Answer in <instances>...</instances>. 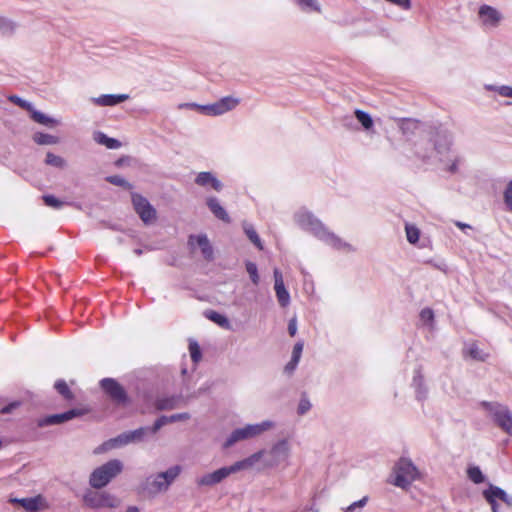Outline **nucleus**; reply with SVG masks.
Segmentation results:
<instances>
[{
	"label": "nucleus",
	"instance_id": "62",
	"mask_svg": "<svg viewBox=\"0 0 512 512\" xmlns=\"http://www.w3.org/2000/svg\"><path fill=\"white\" fill-rule=\"evenodd\" d=\"M8 411H9V409H8V408H4V409H3V412H8Z\"/></svg>",
	"mask_w": 512,
	"mask_h": 512
},
{
	"label": "nucleus",
	"instance_id": "37",
	"mask_svg": "<svg viewBox=\"0 0 512 512\" xmlns=\"http://www.w3.org/2000/svg\"><path fill=\"white\" fill-rule=\"evenodd\" d=\"M245 268H246L247 273L249 274L251 282L254 285H258L260 282V277H259L257 265L252 261H246Z\"/></svg>",
	"mask_w": 512,
	"mask_h": 512
},
{
	"label": "nucleus",
	"instance_id": "27",
	"mask_svg": "<svg viewBox=\"0 0 512 512\" xmlns=\"http://www.w3.org/2000/svg\"><path fill=\"white\" fill-rule=\"evenodd\" d=\"M419 122L410 118H403L399 122V128L402 134L406 137H410L415 134L418 129Z\"/></svg>",
	"mask_w": 512,
	"mask_h": 512
},
{
	"label": "nucleus",
	"instance_id": "16",
	"mask_svg": "<svg viewBox=\"0 0 512 512\" xmlns=\"http://www.w3.org/2000/svg\"><path fill=\"white\" fill-rule=\"evenodd\" d=\"M194 183L199 187L205 189L210 188L216 192H221L224 188L222 181H220L216 175L210 171L199 172L194 179Z\"/></svg>",
	"mask_w": 512,
	"mask_h": 512
},
{
	"label": "nucleus",
	"instance_id": "6",
	"mask_svg": "<svg viewBox=\"0 0 512 512\" xmlns=\"http://www.w3.org/2000/svg\"><path fill=\"white\" fill-rule=\"evenodd\" d=\"M273 427V421L264 420L260 423L247 424L243 427L236 428L226 437L222 448H230L239 442L254 439Z\"/></svg>",
	"mask_w": 512,
	"mask_h": 512
},
{
	"label": "nucleus",
	"instance_id": "15",
	"mask_svg": "<svg viewBox=\"0 0 512 512\" xmlns=\"http://www.w3.org/2000/svg\"><path fill=\"white\" fill-rule=\"evenodd\" d=\"M86 413L85 409L82 408H73L67 410L63 413L53 414L49 416H45L38 421L39 426H49V425H58L64 422H67L73 418L82 416Z\"/></svg>",
	"mask_w": 512,
	"mask_h": 512
},
{
	"label": "nucleus",
	"instance_id": "36",
	"mask_svg": "<svg viewBox=\"0 0 512 512\" xmlns=\"http://www.w3.org/2000/svg\"><path fill=\"white\" fill-rule=\"evenodd\" d=\"M405 232L407 241L410 244H415L419 240L420 230L415 225L406 223Z\"/></svg>",
	"mask_w": 512,
	"mask_h": 512
},
{
	"label": "nucleus",
	"instance_id": "41",
	"mask_svg": "<svg viewBox=\"0 0 512 512\" xmlns=\"http://www.w3.org/2000/svg\"><path fill=\"white\" fill-rule=\"evenodd\" d=\"M106 181L109 182L110 184H113V185L119 186V187H123V188L130 189L132 187L131 184L120 175L107 176Z\"/></svg>",
	"mask_w": 512,
	"mask_h": 512
},
{
	"label": "nucleus",
	"instance_id": "35",
	"mask_svg": "<svg viewBox=\"0 0 512 512\" xmlns=\"http://www.w3.org/2000/svg\"><path fill=\"white\" fill-rule=\"evenodd\" d=\"M205 315L209 320L213 321L214 323L218 324L219 326H221L223 328L229 327V320L223 314H220L216 311L211 310V311H208Z\"/></svg>",
	"mask_w": 512,
	"mask_h": 512
},
{
	"label": "nucleus",
	"instance_id": "14",
	"mask_svg": "<svg viewBox=\"0 0 512 512\" xmlns=\"http://www.w3.org/2000/svg\"><path fill=\"white\" fill-rule=\"evenodd\" d=\"M478 17L481 24L486 28L498 27L504 18L499 10L487 4L479 7Z\"/></svg>",
	"mask_w": 512,
	"mask_h": 512
},
{
	"label": "nucleus",
	"instance_id": "11",
	"mask_svg": "<svg viewBox=\"0 0 512 512\" xmlns=\"http://www.w3.org/2000/svg\"><path fill=\"white\" fill-rule=\"evenodd\" d=\"M239 103L238 98L225 96L212 104L201 106L200 112L204 115L219 116L233 110Z\"/></svg>",
	"mask_w": 512,
	"mask_h": 512
},
{
	"label": "nucleus",
	"instance_id": "12",
	"mask_svg": "<svg viewBox=\"0 0 512 512\" xmlns=\"http://www.w3.org/2000/svg\"><path fill=\"white\" fill-rule=\"evenodd\" d=\"M132 203L140 219L148 224L156 218V210L149 201L138 193L132 194Z\"/></svg>",
	"mask_w": 512,
	"mask_h": 512
},
{
	"label": "nucleus",
	"instance_id": "52",
	"mask_svg": "<svg viewBox=\"0 0 512 512\" xmlns=\"http://www.w3.org/2000/svg\"><path fill=\"white\" fill-rule=\"evenodd\" d=\"M288 333L290 336H295L297 333V320L296 318H292L288 323Z\"/></svg>",
	"mask_w": 512,
	"mask_h": 512
},
{
	"label": "nucleus",
	"instance_id": "51",
	"mask_svg": "<svg viewBox=\"0 0 512 512\" xmlns=\"http://www.w3.org/2000/svg\"><path fill=\"white\" fill-rule=\"evenodd\" d=\"M300 360L294 359L291 357L290 361L285 365L284 372L287 375H292L296 370Z\"/></svg>",
	"mask_w": 512,
	"mask_h": 512
},
{
	"label": "nucleus",
	"instance_id": "34",
	"mask_svg": "<svg viewBox=\"0 0 512 512\" xmlns=\"http://www.w3.org/2000/svg\"><path fill=\"white\" fill-rule=\"evenodd\" d=\"M294 2L306 12H320V5L317 0H294Z\"/></svg>",
	"mask_w": 512,
	"mask_h": 512
},
{
	"label": "nucleus",
	"instance_id": "39",
	"mask_svg": "<svg viewBox=\"0 0 512 512\" xmlns=\"http://www.w3.org/2000/svg\"><path fill=\"white\" fill-rule=\"evenodd\" d=\"M45 163L56 168H64L66 166V161L52 152H48L46 154Z\"/></svg>",
	"mask_w": 512,
	"mask_h": 512
},
{
	"label": "nucleus",
	"instance_id": "56",
	"mask_svg": "<svg viewBox=\"0 0 512 512\" xmlns=\"http://www.w3.org/2000/svg\"><path fill=\"white\" fill-rule=\"evenodd\" d=\"M417 154L419 157H421L422 159H429L432 157V152L428 153V152H420V151H417Z\"/></svg>",
	"mask_w": 512,
	"mask_h": 512
},
{
	"label": "nucleus",
	"instance_id": "47",
	"mask_svg": "<svg viewBox=\"0 0 512 512\" xmlns=\"http://www.w3.org/2000/svg\"><path fill=\"white\" fill-rule=\"evenodd\" d=\"M43 201L45 205L53 208H60L62 206V202L56 198L54 195H44Z\"/></svg>",
	"mask_w": 512,
	"mask_h": 512
},
{
	"label": "nucleus",
	"instance_id": "8",
	"mask_svg": "<svg viewBox=\"0 0 512 512\" xmlns=\"http://www.w3.org/2000/svg\"><path fill=\"white\" fill-rule=\"evenodd\" d=\"M481 405L489 412L493 422L508 435L512 436V412L510 409L498 402L483 401Z\"/></svg>",
	"mask_w": 512,
	"mask_h": 512
},
{
	"label": "nucleus",
	"instance_id": "23",
	"mask_svg": "<svg viewBox=\"0 0 512 512\" xmlns=\"http://www.w3.org/2000/svg\"><path fill=\"white\" fill-rule=\"evenodd\" d=\"M183 400L181 395L160 396L155 400L157 410H172L179 406Z\"/></svg>",
	"mask_w": 512,
	"mask_h": 512
},
{
	"label": "nucleus",
	"instance_id": "43",
	"mask_svg": "<svg viewBox=\"0 0 512 512\" xmlns=\"http://www.w3.org/2000/svg\"><path fill=\"white\" fill-rule=\"evenodd\" d=\"M503 199L507 209L512 212V179L508 182L504 190Z\"/></svg>",
	"mask_w": 512,
	"mask_h": 512
},
{
	"label": "nucleus",
	"instance_id": "55",
	"mask_svg": "<svg viewBox=\"0 0 512 512\" xmlns=\"http://www.w3.org/2000/svg\"><path fill=\"white\" fill-rule=\"evenodd\" d=\"M455 224H456L457 227H459L462 230L471 229V226L469 224H466V223H463V222H460V221H457Z\"/></svg>",
	"mask_w": 512,
	"mask_h": 512
},
{
	"label": "nucleus",
	"instance_id": "42",
	"mask_svg": "<svg viewBox=\"0 0 512 512\" xmlns=\"http://www.w3.org/2000/svg\"><path fill=\"white\" fill-rule=\"evenodd\" d=\"M312 407V404L308 397L304 394L302 395L298 407H297V413L298 415H305Z\"/></svg>",
	"mask_w": 512,
	"mask_h": 512
},
{
	"label": "nucleus",
	"instance_id": "59",
	"mask_svg": "<svg viewBox=\"0 0 512 512\" xmlns=\"http://www.w3.org/2000/svg\"><path fill=\"white\" fill-rule=\"evenodd\" d=\"M134 253H135L137 256H140V255H142L143 251H142V249H140V248H136V249L134 250Z\"/></svg>",
	"mask_w": 512,
	"mask_h": 512
},
{
	"label": "nucleus",
	"instance_id": "24",
	"mask_svg": "<svg viewBox=\"0 0 512 512\" xmlns=\"http://www.w3.org/2000/svg\"><path fill=\"white\" fill-rule=\"evenodd\" d=\"M506 492L492 484L489 485V488L483 491V496L487 500V502L491 505V508H498V504L496 499H502L505 497Z\"/></svg>",
	"mask_w": 512,
	"mask_h": 512
},
{
	"label": "nucleus",
	"instance_id": "49",
	"mask_svg": "<svg viewBox=\"0 0 512 512\" xmlns=\"http://www.w3.org/2000/svg\"><path fill=\"white\" fill-rule=\"evenodd\" d=\"M9 100L11 102H13L14 104L20 106L21 108H25L28 110H31V108H32L31 103L27 102L26 100L22 99L19 96L13 95V96L9 97Z\"/></svg>",
	"mask_w": 512,
	"mask_h": 512
},
{
	"label": "nucleus",
	"instance_id": "5",
	"mask_svg": "<svg viewBox=\"0 0 512 512\" xmlns=\"http://www.w3.org/2000/svg\"><path fill=\"white\" fill-rule=\"evenodd\" d=\"M418 477L419 472L412 461L407 458H401L393 467L388 482L398 488L408 490Z\"/></svg>",
	"mask_w": 512,
	"mask_h": 512
},
{
	"label": "nucleus",
	"instance_id": "38",
	"mask_svg": "<svg viewBox=\"0 0 512 512\" xmlns=\"http://www.w3.org/2000/svg\"><path fill=\"white\" fill-rule=\"evenodd\" d=\"M467 475L469 479L475 484H480L485 481V476L477 466L469 467L467 470Z\"/></svg>",
	"mask_w": 512,
	"mask_h": 512
},
{
	"label": "nucleus",
	"instance_id": "50",
	"mask_svg": "<svg viewBox=\"0 0 512 512\" xmlns=\"http://www.w3.org/2000/svg\"><path fill=\"white\" fill-rule=\"evenodd\" d=\"M303 348H304V342L302 340L296 342L293 347L291 357L294 359L300 360L302 352H303Z\"/></svg>",
	"mask_w": 512,
	"mask_h": 512
},
{
	"label": "nucleus",
	"instance_id": "60",
	"mask_svg": "<svg viewBox=\"0 0 512 512\" xmlns=\"http://www.w3.org/2000/svg\"><path fill=\"white\" fill-rule=\"evenodd\" d=\"M109 228H111L113 230H118V227L116 225H110Z\"/></svg>",
	"mask_w": 512,
	"mask_h": 512
},
{
	"label": "nucleus",
	"instance_id": "46",
	"mask_svg": "<svg viewBox=\"0 0 512 512\" xmlns=\"http://www.w3.org/2000/svg\"><path fill=\"white\" fill-rule=\"evenodd\" d=\"M420 319L425 324H432L434 321V312L430 308H424L420 312Z\"/></svg>",
	"mask_w": 512,
	"mask_h": 512
},
{
	"label": "nucleus",
	"instance_id": "40",
	"mask_svg": "<svg viewBox=\"0 0 512 512\" xmlns=\"http://www.w3.org/2000/svg\"><path fill=\"white\" fill-rule=\"evenodd\" d=\"M485 88L489 91H495L503 97H512V87L507 85L495 86L486 85Z\"/></svg>",
	"mask_w": 512,
	"mask_h": 512
},
{
	"label": "nucleus",
	"instance_id": "26",
	"mask_svg": "<svg viewBox=\"0 0 512 512\" xmlns=\"http://www.w3.org/2000/svg\"><path fill=\"white\" fill-rule=\"evenodd\" d=\"M354 115H355V118L357 119V121L361 124L362 128L366 132H370L371 130H373L374 121L368 112H365L360 109H356L354 111Z\"/></svg>",
	"mask_w": 512,
	"mask_h": 512
},
{
	"label": "nucleus",
	"instance_id": "54",
	"mask_svg": "<svg viewBox=\"0 0 512 512\" xmlns=\"http://www.w3.org/2000/svg\"><path fill=\"white\" fill-rule=\"evenodd\" d=\"M201 106L202 105L197 104V103H185V104L180 105V108L185 107V108H189V109H197L200 111Z\"/></svg>",
	"mask_w": 512,
	"mask_h": 512
},
{
	"label": "nucleus",
	"instance_id": "32",
	"mask_svg": "<svg viewBox=\"0 0 512 512\" xmlns=\"http://www.w3.org/2000/svg\"><path fill=\"white\" fill-rule=\"evenodd\" d=\"M17 28V24L9 18L0 16V33L5 36L12 35Z\"/></svg>",
	"mask_w": 512,
	"mask_h": 512
},
{
	"label": "nucleus",
	"instance_id": "4",
	"mask_svg": "<svg viewBox=\"0 0 512 512\" xmlns=\"http://www.w3.org/2000/svg\"><path fill=\"white\" fill-rule=\"evenodd\" d=\"M181 472L180 465H173L165 471L150 474L138 484L136 492L142 497L153 499L166 493Z\"/></svg>",
	"mask_w": 512,
	"mask_h": 512
},
{
	"label": "nucleus",
	"instance_id": "33",
	"mask_svg": "<svg viewBox=\"0 0 512 512\" xmlns=\"http://www.w3.org/2000/svg\"><path fill=\"white\" fill-rule=\"evenodd\" d=\"M54 388L57 390V392L65 399V400H72L74 399V395L69 389L67 383L63 379H59L55 382Z\"/></svg>",
	"mask_w": 512,
	"mask_h": 512
},
{
	"label": "nucleus",
	"instance_id": "30",
	"mask_svg": "<svg viewBox=\"0 0 512 512\" xmlns=\"http://www.w3.org/2000/svg\"><path fill=\"white\" fill-rule=\"evenodd\" d=\"M439 161L443 164L444 170L450 174H456L459 171V165L463 163L464 159L461 156H456L451 161H445L442 157Z\"/></svg>",
	"mask_w": 512,
	"mask_h": 512
},
{
	"label": "nucleus",
	"instance_id": "44",
	"mask_svg": "<svg viewBox=\"0 0 512 512\" xmlns=\"http://www.w3.org/2000/svg\"><path fill=\"white\" fill-rule=\"evenodd\" d=\"M189 352H190L192 361L195 363H197L202 357L201 349L197 342H191L189 344Z\"/></svg>",
	"mask_w": 512,
	"mask_h": 512
},
{
	"label": "nucleus",
	"instance_id": "21",
	"mask_svg": "<svg viewBox=\"0 0 512 512\" xmlns=\"http://www.w3.org/2000/svg\"><path fill=\"white\" fill-rule=\"evenodd\" d=\"M206 205L208 209L211 211V213L218 218L219 220H222L223 222L229 223L230 222V216L225 210V208L220 204V201L215 196H209L206 198Z\"/></svg>",
	"mask_w": 512,
	"mask_h": 512
},
{
	"label": "nucleus",
	"instance_id": "13",
	"mask_svg": "<svg viewBox=\"0 0 512 512\" xmlns=\"http://www.w3.org/2000/svg\"><path fill=\"white\" fill-rule=\"evenodd\" d=\"M103 391L118 404L128 402V395L125 389L113 378H104L100 381Z\"/></svg>",
	"mask_w": 512,
	"mask_h": 512
},
{
	"label": "nucleus",
	"instance_id": "48",
	"mask_svg": "<svg viewBox=\"0 0 512 512\" xmlns=\"http://www.w3.org/2000/svg\"><path fill=\"white\" fill-rule=\"evenodd\" d=\"M368 502V496H364L362 499L353 502L346 509L345 512H354L358 508H363Z\"/></svg>",
	"mask_w": 512,
	"mask_h": 512
},
{
	"label": "nucleus",
	"instance_id": "53",
	"mask_svg": "<svg viewBox=\"0 0 512 512\" xmlns=\"http://www.w3.org/2000/svg\"><path fill=\"white\" fill-rule=\"evenodd\" d=\"M292 445L290 440L288 438H284L279 440L273 448H287L288 446Z\"/></svg>",
	"mask_w": 512,
	"mask_h": 512
},
{
	"label": "nucleus",
	"instance_id": "25",
	"mask_svg": "<svg viewBox=\"0 0 512 512\" xmlns=\"http://www.w3.org/2000/svg\"><path fill=\"white\" fill-rule=\"evenodd\" d=\"M93 139L96 143L104 145L108 149H118L121 147V142L119 140L111 138L101 131H96L93 134Z\"/></svg>",
	"mask_w": 512,
	"mask_h": 512
},
{
	"label": "nucleus",
	"instance_id": "2",
	"mask_svg": "<svg viewBox=\"0 0 512 512\" xmlns=\"http://www.w3.org/2000/svg\"><path fill=\"white\" fill-rule=\"evenodd\" d=\"M294 219L301 229L311 233L318 240L333 249L345 250L348 252L354 251L351 244L345 242L335 233L330 231L312 212L305 209L299 210L295 214Z\"/></svg>",
	"mask_w": 512,
	"mask_h": 512
},
{
	"label": "nucleus",
	"instance_id": "9",
	"mask_svg": "<svg viewBox=\"0 0 512 512\" xmlns=\"http://www.w3.org/2000/svg\"><path fill=\"white\" fill-rule=\"evenodd\" d=\"M430 142L433 145L432 152H435L441 158L450 151L452 135L442 126L435 127L430 131Z\"/></svg>",
	"mask_w": 512,
	"mask_h": 512
},
{
	"label": "nucleus",
	"instance_id": "31",
	"mask_svg": "<svg viewBox=\"0 0 512 512\" xmlns=\"http://www.w3.org/2000/svg\"><path fill=\"white\" fill-rule=\"evenodd\" d=\"M33 140L38 145H53L58 143V137L43 132L35 133Z\"/></svg>",
	"mask_w": 512,
	"mask_h": 512
},
{
	"label": "nucleus",
	"instance_id": "20",
	"mask_svg": "<svg viewBox=\"0 0 512 512\" xmlns=\"http://www.w3.org/2000/svg\"><path fill=\"white\" fill-rule=\"evenodd\" d=\"M11 502L20 504L25 510L35 512L47 507L45 499L38 495L30 498L11 499Z\"/></svg>",
	"mask_w": 512,
	"mask_h": 512
},
{
	"label": "nucleus",
	"instance_id": "28",
	"mask_svg": "<svg viewBox=\"0 0 512 512\" xmlns=\"http://www.w3.org/2000/svg\"><path fill=\"white\" fill-rule=\"evenodd\" d=\"M243 230L248 237V239L259 249L263 250V244L261 241V238L259 237L258 233L256 232L254 226L250 223L244 222L243 223Z\"/></svg>",
	"mask_w": 512,
	"mask_h": 512
},
{
	"label": "nucleus",
	"instance_id": "61",
	"mask_svg": "<svg viewBox=\"0 0 512 512\" xmlns=\"http://www.w3.org/2000/svg\"><path fill=\"white\" fill-rule=\"evenodd\" d=\"M492 512H499L498 508H492Z\"/></svg>",
	"mask_w": 512,
	"mask_h": 512
},
{
	"label": "nucleus",
	"instance_id": "1",
	"mask_svg": "<svg viewBox=\"0 0 512 512\" xmlns=\"http://www.w3.org/2000/svg\"><path fill=\"white\" fill-rule=\"evenodd\" d=\"M279 450H259L251 457L246 458L242 461H238L230 467L220 468L212 473L205 474L199 477L196 482L199 486H213L220 483L223 479L228 477L232 472H236L242 469H248L251 467L264 468L272 466L276 457V452Z\"/></svg>",
	"mask_w": 512,
	"mask_h": 512
},
{
	"label": "nucleus",
	"instance_id": "3",
	"mask_svg": "<svg viewBox=\"0 0 512 512\" xmlns=\"http://www.w3.org/2000/svg\"><path fill=\"white\" fill-rule=\"evenodd\" d=\"M188 419H190V414L187 412L176 413L170 416L162 415L155 420L152 426L140 427L133 431L123 432L118 436L103 442L98 448H117L130 443H137L148 435H154L159 429L168 423L185 421Z\"/></svg>",
	"mask_w": 512,
	"mask_h": 512
},
{
	"label": "nucleus",
	"instance_id": "57",
	"mask_svg": "<svg viewBox=\"0 0 512 512\" xmlns=\"http://www.w3.org/2000/svg\"><path fill=\"white\" fill-rule=\"evenodd\" d=\"M503 502H505L508 506L512 507V497L509 496L507 493L505 494V497L501 499Z\"/></svg>",
	"mask_w": 512,
	"mask_h": 512
},
{
	"label": "nucleus",
	"instance_id": "19",
	"mask_svg": "<svg viewBox=\"0 0 512 512\" xmlns=\"http://www.w3.org/2000/svg\"><path fill=\"white\" fill-rule=\"evenodd\" d=\"M411 386L414 388L415 397L418 401L423 402L427 399L428 388L425 384L422 366L420 365L414 369Z\"/></svg>",
	"mask_w": 512,
	"mask_h": 512
},
{
	"label": "nucleus",
	"instance_id": "58",
	"mask_svg": "<svg viewBox=\"0 0 512 512\" xmlns=\"http://www.w3.org/2000/svg\"><path fill=\"white\" fill-rule=\"evenodd\" d=\"M125 512H140L136 506H129Z\"/></svg>",
	"mask_w": 512,
	"mask_h": 512
},
{
	"label": "nucleus",
	"instance_id": "10",
	"mask_svg": "<svg viewBox=\"0 0 512 512\" xmlns=\"http://www.w3.org/2000/svg\"><path fill=\"white\" fill-rule=\"evenodd\" d=\"M84 503L90 508H117L120 499L108 492L89 491L84 495Z\"/></svg>",
	"mask_w": 512,
	"mask_h": 512
},
{
	"label": "nucleus",
	"instance_id": "45",
	"mask_svg": "<svg viewBox=\"0 0 512 512\" xmlns=\"http://www.w3.org/2000/svg\"><path fill=\"white\" fill-rule=\"evenodd\" d=\"M469 356L475 360L485 361L484 353L476 344H471L468 348Z\"/></svg>",
	"mask_w": 512,
	"mask_h": 512
},
{
	"label": "nucleus",
	"instance_id": "22",
	"mask_svg": "<svg viewBox=\"0 0 512 512\" xmlns=\"http://www.w3.org/2000/svg\"><path fill=\"white\" fill-rule=\"evenodd\" d=\"M128 98V94H103L92 100L98 106H116L126 101Z\"/></svg>",
	"mask_w": 512,
	"mask_h": 512
},
{
	"label": "nucleus",
	"instance_id": "17",
	"mask_svg": "<svg viewBox=\"0 0 512 512\" xmlns=\"http://www.w3.org/2000/svg\"><path fill=\"white\" fill-rule=\"evenodd\" d=\"M195 244L199 246L202 256L205 260H213V248L206 234L190 235L188 239V246L191 248V250L194 249Z\"/></svg>",
	"mask_w": 512,
	"mask_h": 512
},
{
	"label": "nucleus",
	"instance_id": "29",
	"mask_svg": "<svg viewBox=\"0 0 512 512\" xmlns=\"http://www.w3.org/2000/svg\"><path fill=\"white\" fill-rule=\"evenodd\" d=\"M31 118L41 124V125H44V126H47V127H53V126H56L59 122L58 120L52 118V117H49L47 115H45L44 113H42L41 111H38V110H33L32 113H31Z\"/></svg>",
	"mask_w": 512,
	"mask_h": 512
},
{
	"label": "nucleus",
	"instance_id": "7",
	"mask_svg": "<svg viewBox=\"0 0 512 512\" xmlns=\"http://www.w3.org/2000/svg\"><path fill=\"white\" fill-rule=\"evenodd\" d=\"M123 470V464L119 460H111L96 468L90 475L89 483L93 488L105 487L113 478Z\"/></svg>",
	"mask_w": 512,
	"mask_h": 512
},
{
	"label": "nucleus",
	"instance_id": "18",
	"mask_svg": "<svg viewBox=\"0 0 512 512\" xmlns=\"http://www.w3.org/2000/svg\"><path fill=\"white\" fill-rule=\"evenodd\" d=\"M273 276L274 289L278 303L281 307L285 308L290 304L291 298L288 290L285 287L282 272L278 268H275L273 270Z\"/></svg>",
	"mask_w": 512,
	"mask_h": 512
}]
</instances>
